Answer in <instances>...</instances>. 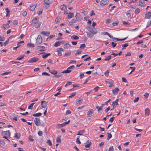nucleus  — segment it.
<instances>
[{"instance_id": "obj_1", "label": "nucleus", "mask_w": 151, "mask_h": 151, "mask_svg": "<svg viewBox=\"0 0 151 151\" xmlns=\"http://www.w3.org/2000/svg\"><path fill=\"white\" fill-rule=\"evenodd\" d=\"M3 137L4 138L9 141V140L8 139V137L10 136V133L9 130L3 131L1 134Z\"/></svg>"}, {"instance_id": "obj_2", "label": "nucleus", "mask_w": 151, "mask_h": 151, "mask_svg": "<svg viewBox=\"0 0 151 151\" xmlns=\"http://www.w3.org/2000/svg\"><path fill=\"white\" fill-rule=\"evenodd\" d=\"M74 67V66L72 65L68 67L66 70H64L62 72V73H68L70 72L72 69H73Z\"/></svg>"}, {"instance_id": "obj_3", "label": "nucleus", "mask_w": 151, "mask_h": 151, "mask_svg": "<svg viewBox=\"0 0 151 151\" xmlns=\"http://www.w3.org/2000/svg\"><path fill=\"white\" fill-rule=\"evenodd\" d=\"M54 0H44V4L46 6L48 7L50 4L52 3Z\"/></svg>"}, {"instance_id": "obj_4", "label": "nucleus", "mask_w": 151, "mask_h": 151, "mask_svg": "<svg viewBox=\"0 0 151 151\" xmlns=\"http://www.w3.org/2000/svg\"><path fill=\"white\" fill-rule=\"evenodd\" d=\"M42 41V38L41 36L39 35L36 40V44L37 45L40 44Z\"/></svg>"}, {"instance_id": "obj_5", "label": "nucleus", "mask_w": 151, "mask_h": 151, "mask_svg": "<svg viewBox=\"0 0 151 151\" xmlns=\"http://www.w3.org/2000/svg\"><path fill=\"white\" fill-rule=\"evenodd\" d=\"M65 43V42L63 41L58 42L55 43L54 46L57 47L60 46L61 45Z\"/></svg>"}, {"instance_id": "obj_6", "label": "nucleus", "mask_w": 151, "mask_h": 151, "mask_svg": "<svg viewBox=\"0 0 151 151\" xmlns=\"http://www.w3.org/2000/svg\"><path fill=\"white\" fill-rule=\"evenodd\" d=\"M34 122L35 124L37 126H39L41 124L40 119L37 118L35 119Z\"/></svg>"}, {"instance_id": "obj_7", "label": "nucleus", "mask_w": 151, "mask_h": 151, "mask_svg": "<svg viewBox=\"0 0 151 151\" xmlns=\"http://www.w3.org/2000/svg\"><path fill=\"white\" fill-rule=\"evenodd\" d=\"M41 104L42 107L43 108H45L47 105V102L44 101H42L41 102Z\"/></svg>"}, {"instance_id": "obj_8", "label": "nucleus", "mask_w": 151, "mask_h": 151, "mask_svg": "<svg viewBox=\"0 0 151 151\" xmlns=\"http://www.w3.org/2000/svg\"><path fill=\"white\" fill-rule=\"evenodd\" d=\"M105 82L106 83L109 84V87H111L113 86V82L112 80H110L106 81Z\"/></svg>"}, {"instance_id": "obj_9", "label": "nucleus", "mask_w": 151, "mask_h": 151, "mask_svg": "<svg viewBox=\"0 0 151 151\" xmlns=\"http://www.w3.org/2000/svg\"><path fill=\"white\" fill-rule=\"evenodd\" d=\"M38 60V59L34 57L30 59L29 61V63H34L37 61Z\"/></svg>"}, {"instance_id": "obj_10", "label": "nucleus", "mask_w": 151, "mask_h": 151, "mask_svg": "<svg viewBox=\"0 0 151 151\" xmlns=\"http://www.w3.org/2000/svg\"><path fill=\"white\" fill-rule=\"evenodd\" d=\"M145 18L146 19H150L151 18V12H149L145 14Z\"/></svg>"}, {"instance_id": "obj_11", "label": "nucleus", "mask_w": 151, "mask_h": 151, "mask_svg": "<svg viewBox=\"0 0 151 151\" xmlns=\"http://www.w3.org/2000/svg\"><path fill=\"white\" fill-rule=\"evenodd\" d=\"M37 49L40 51H42L45 50V47L44 46H38L37 47Z\"/></svg>"}, {"instance_id": "obj_12", "label": "nucleus", "mask_w": 151, "mask_h": 151, "mask_svg": "<svg viewBox=\"0 0 151 151\" xmlns=\"http://www.w3.org/2000/svg\"><path fill=\"white\" fill-rule=\"evenodd\" d=\"M89 31L91 33L94 35L96 34L97 33V30L95 29H90L89 30Z\"/></svg>"}, {"instance_id": "obj_13", "label": "nucleus", "mask_w": 151, "mask_h": 151, "mask_svg": "<svg viewBox=\"0 0 151 151\" xmlns=\"http://www.w3.org/2000/svg\"><path fill=\"white\" fill-rule=\"evenodd\" d=\"M107 3V0H102L100 2V5L101 6H104Z\"/></svg>"}, {"instance_id": "obj_14", "label": "nucleus", "mask_w": 151, "mask_h": 151, "mask_svg": "<svg viewBox=\"0 0 151 151\" xmlns=\"http://www.w3.org/2000/svg\"><path fill=\"white\" fill-rule=\"evenodd\" d=\"M10 26L9 23H7L6 24H4L2 26V28H4L5 29H6L9 27Z\"/></svg>"}, {"instance_id": "obj_15", "label": "nucleus", "mask_w": 151, "mask_h": 151, "mask_svg": "<svg viewBox=\"0 0 151 151\" xmlns=\"http://www.w3.org/2000/svg\"><path fill=\"white\" fill-rule=\"evenodd\" d=\"M39 21V19L37 18L33 19L32 21V23L33 24H35Z\"/></svg>"}, {"instance_id": "obj_16", "label": "nucleus", "mask_w": 151, "mask_h": 151, "mask_svg": "<svg viewBox=\"0 0 151 151\" xmlns=\"http://www.w3.org/2000/svg\"><path fill=\"white\" fill-rule=\"evenodd\" d=\"M127 38V37L123 39H119L117 38L114 37L113 38V41H121L122 40H124Z\"/></svg>"}, {"instance_id": "obj_17", "label": "nucleus", "mask_w": 151, "mask_h": 151, "mask_svg": "<svg viewBox=\"0 0 151 151\" xmlns=\"http://www.w3.org/2000/svg\"><path fill=\"white\" fill-rule=\"evenodd\" d=\"M93 110L92 109H91L89 110L87 114V116L88 117H90L92 115V114L93 113Z\"/></svg>"}, {"instance_id": "obj_18", "label": "nucleus", "mask_w": 151, "mask_h": 151, "mask_svg": "<svg viewBox=\"0 0 151 151\" xmlns=\"http://www.w3.org/2000/svg\"><path fill=\"white\" fill-rule=\"evenodd\" d=\"M150 113V111L148 108L145 109V116H148Z\"/></svg>"}, {"instance_id": "obj_19", "label": "nucleus", "mask_w": 151, "mask_h": 151, "mask_svg": "<svg viewBox=\"0 0 151 151\" xmlns=\"http://www.w3.org/2000/svg\"><path fill=\"white\" fill-rule=\"evenodd\" d=\"M118 100L119 99H117L113 102L112 106L113 107H114L116 105H118Z\"/></svg>"}, {"instance_id": "obj_20", "label": "nucleus", "mask_w": 151, "mask_h": 151, "mask_svg": "<svg viewBox=\"0 0 151 151\" xmlns=\"http://www.w3.org/2000/svg\"><path fill=\"white\" fill-rule=\"evenodd\" d=\"M74 16L73 13L69 12L68 13V19H70L73 17Z\"/></svg>"}, {"instance_id": "obj_21", "label": "nucleus", "mask_w": 151, "mask_h": 151, "mask_svg": "<svg viewBox=\"0 0 151 151\" xmlns=\"http://www.w3.org/2000/svg\"><path fill=\"white\" fill-rule=\"evenodd\" d=\"M119 91V89L117 88H116L114 90H113V93L114 95H116Z\"/></svg>"}, {"instance_id": "obj_22", "label": "nucleus", "mask_w": 151, "mask_h": 151, "mask_svg": "<svg viewBox=\"0 0 151 151\" xmlns=\"http://www.w3.org/2000/svg\"><path fill=\"white\" fill-rule=\"evenodd\" d=\"M88 36L90 38H92L93 37L94 35L90 32H87Z\"/></svg>"}, {"instance_id": "obj_23", "label": "nucleus", "mask_w": 151, "mask_h": 151, "mask_svg": "<svg viewBox=\"0 0 151 151\" xmlns=\"http://www.w3.org/2000/svg\"><path fill=\"white\" fill-rule=\"evenodd\" d=\"M50 55V53H48L47 54H44L42 55V57L44 59H45L47 58V57Z\"/></svg>"}, {"instance_id": "obj_24", "label": "nucleus", "mask_w": 151, "mask_h": 151, "mask_svg": "<svg viewBox=\"0 0 151 151\" xmlns=\"http://www.w3.org/2000/svg\"><path fill=\"white\" fill-rule=\"evenodd\" d=\"M36 4H34V5H32L30 7V10L32 11H34L36 7Z\"/></svg>"}, {"instance_id": "obj_25", "label": "nucleus", "mask_w": 151, "mask_h": 151, "mask_svg": "<svg viewBox=\"0 0 151 151\" xmlns=\"http://www.w3.org/2000/svg\"><path fill=\"white\" fill-rule=\"evenodd\" d=\"M71 38L73 40H77L79 39V37L76 35H73L71 37Z\"/></svg>"}, {"instance_id": "obj_26", "label": "nucleus", "mask_w": 151, "mask_h": 151, "mask_svg": "<svg viewBox=\"0 0 151 151\" xmlns=\"http://www.w3.org/2000/svg\"><path fill=\"white\" fill-rule=\"evenodd\" d=\"M70 47V45L68 43H66L64 45L63 47L65 49H67Z\"/></svg>"}, {"instance_id": "obj_27", "label": "nucleus", "mask_w": 151, "mask_h": 151, "mask_svg": "<svg viewBox=\"0 0 151 151\" xmlns=\"http://www.w3.org/2000/svg\"><path fill=\"white\" fill-rule=\"evenodd\" d=\"M80 15L79 13H77L76 14V18L78 20H80L81 19H80Z\"/></svg>"}, {"instance_id": "obj_28", "label": "nucleus", "mask_w": 151, "mask_h": 151, "mask_svg": "<svg viewBox=\"0 0 151 151\" xmlns=\"http://www.w3.org/2000/svg\"><path fill=\"white\" fill-rule=\"evenodd\" d=\"M60 8L61 9L63 10H65L66 9V7L64 5H61L60 6Z\"/></svg>"}, {"instance_id": "obj_29", "label": "nucleus", "mask_w": 151, "mask_h": 151, "mask_svg": "<svg viewBox=\"0 0 151 151\" xmlns=\"http://www.w3.org/2000/svg\"><path fill=\"white\" fill-rule=\"evenodd\" d=\"M84 132V130H81L79 131L78 132V133L77 134V135H82L83 134Z\"/></svg>"}, {"instance_id": "obj_30", "label": "nucleus", "mask_w": 151, "mask_h": 151, "mask_svg": "<svg viewBox=\"0 0 151 151\" xmlns=\"http://www.w3.org/2000/svg\"><path fill=\"white\" fill-rule=\"evenodd\" d=\"M17 139H19L20 137V134L19 133H17L15 134L14 136Z\"/></svg>"}, {"instance_id": "obj_31", "label": "nucleus", "mask_w": 151, "mask_h": 151, "mask_svg": "<svg viewBox=\"0 0 151 151\" xmlns=\"http://www.w3.org/2000/svg\"><path fill=\"white\" fill-rule=\"evenodd\" d=\"M131 13V12L129 10L127 11V12L126 13V15L128 17H130Z\"/></svg>"}, {"instance_id": "obj_32", "label": "nucleus", "mask_w": 151, "mask_h": 151, "mask_svg": "<svg viewBox=\"0 0 151 151\" xmlns=\"http://www.w3.org/2000/svg\"><path fill=\"white\" fill-rule=\"evenodd\" d=\"M35 103H33L30 104L28 107V109H32V107L35 104Z\"/></svg>"}, {"instance_id": "obj_33", "label": "nucleus", "mask_w": 151, "mask_h": 151, "mask_svg": "<svg viewBox=\"0 0 151 151\" xmlns=\"http://www.w3.org/2000/svg\"><path fill=\"white\" fill-rule=\"evenodd\" d=\"M42 115V114L40 113H38L36 114H33V116H40Z\"/></svg>"}, {"instance_id": "obj_34", "label": "nucleus", "mask_w": 151, "mask_h": 151, "mask_svg": "<svg viewBox=\"0 0 151 151\" xmlns=\"http://www.w3.org/2000/svg\"><path fill=\"white\" fill-rule=\"evenodd\" d=\"M139 4L140 6H142L144 4V2L143 1H140L139 2Z\"/></svg>"}, {"instance_id": "obj_35", "label": "nucleus", "mask_w": 151, "mask_h": 151, "mask_svg": "<svg viewBox=\"0 0 151 151\" xmlns=\"http://www.w3.org/2000/svg\"><path fill=\"white\" fill-rule=\"evenodd\" d=\"M5 143V142L1 140L0 141V146L1 147L4 146V145Z\"/></svg>"}, {"instance_id": "obj_36", "label": "nucleus", "mask_w": 151, "mask_h": 151, "mask_svg": "<svg viewBox=\"0 0 151 151\" xmlns=\"http://www.w3.org/2000/svg\"><path fill=\"white\" fill-rule=\"evenodd\" d=\"M41 22H39L38 23V24H35V27L36 28H38V27H40V26L41 25Z\"/></svg>"}, {"instance_id": "obj_37", "label": "nucleus", "mask_w": 151, "mask_h": 151, "mask_svg": "<svg viewBox=\"0 0 151 151\" xmlns=\"http://www.w3.org/2000/svg\"><path fill=\"white\" fill-rule=\"evenodd\" d=\"M12 36L10 37H9V39H8L7 40H6L4 43V46H5L6 45L7 43H8V42H9V40L11 38V37H12Z\"/></svg>"}, {"instance_id": "obj_38", "label": "nucleus", "mask_w": 151, "mask_h": 151, "mask_svg": "<svg viewBox=\"0 0 151 151\" xmlns=\"http://www.w3.org/2000/svg\"><path fill=\"white\" fill-rule=\"evenodd\" d=\"M111 58V55H109V56L106 57L104 60L105 61H108Z\"/></svg>"}, {"instance_id": "obj_39", "label": "nucleus", "mask_w": 151, "mask_h": 151, "mask_svg": "<svg viewBox=\"0 0 151 151\" xmlns=\"http://www.w3.org/2000/svg\"><path fill=\"white\" fill-rule=\"evenodd\" d=\"M91 142H89L88 144H86L85 145V147L86 148H89L90 147L91 145Z\"/></svg>"}, {"instance_id": "obj_40", "label": "nucleus", "mask_w": 151, "mask_h": 151, "mask_svg": "<svg viewBox=\"0 0 151 151\" xmlns=\"http://www.w3.org/2000/svg\"><path fill=\"white\" fill-rule=\"evenodd\" d=\"M86 46V45L85 44H83L81 45L80 47V49H83Z\"/></svg>"}, {"instance_id": "obj_41", "label": "nucleus", "mask_w": 151, "mask_h": 151, "mask_svg": "<svg viewBox=\"0 0 151 151\" xmlns=\"http://www.w3.org/2000/svg\"><path fill=\"white\" fill-rule=\"evenodd\" d=\"M41 34H43L45 35H46V36H47L48 35H49V34L47 32H46L45 31H42V32H41Z\"/></svg>"}, {"instance_id": "obj_42", "label": "nucleus", "mask_w": 151, "mask_h": 151, "mask_svg": "<svg viewBox=\"0 0 151 151\" xmlns=\"http://www.w3.org/2000/svg\"><path fill=\"white\" fill-rule=\"evenodd\" d=\"M82 99H79L78 100H77L76 102V104H78L80 103H81L82 102Z\"/></svg>"}, {"instance_id": "obj_43", "label": "nucleus", "mask_w": 151, "mask_h": 151, "mask_svg": "<svg viewBox=\"0 0 151 151\" xmlns=\"http://www.w3.org/2000/svg\"><path fill=\"white\" fill-rule=\"evenodd\" d=\"M82 52V50H78L76 52L75 54L76 55H79Z\"/></svg>"}, {"instance_id": "obj_44", "label": "nucleus", "mask_w": 151, "mask_h": 151, "mask_svg": "<svg viewBox=\"0 0 151 151\" xmlns=\"http://www.w3.org/2000/svg\"><path fill=\"white\" fill-rule=\"evenodd\" d=\"M76 94V92H74V93H71V95L69 96V98H71L73 97V96H74Z\"/></svg>"}, {"instance_id": "obj_45", "label": "nucleus", "mask_w": 151, "mask_h": 151, "mask_svg": "<svg viewBox=\"0 0 151 151\" xmlns=\"http://www.w3.org/2000/svg\"><path fill=\"white\" fill-rule=\"evenodd\" d=\"M76 142L77 144H80L81 143V142L79 140V137H78L76 139Z\"/></svg>"}, {"instance_id": "obj_46", "label": "nucleus", "mask_w": 151, "mask_h": 151, "mask_svg": "<svg viewBox=\"0 0 151 151\" xmlns=\"http://www.w3.org/2000/svg\"><path fill=\"white\" fill-rule=\"evenodd\" d=\"M55 21L57 23H59L60 22V19L58 18H57L55 19Z\"/></svg>"}, {"instance_id": "obj_47", "label": "nucleus", "mask_w": 151, "mask_h": 151, "mask_svg": "<svg viewBox=\"0 0 151 151\" xmlns=\"http://www.w3.org/2000/svg\"><path fill=\"white\" fill-rule=\"evenodd\" d=\"M24 41H22L19 42L17 43V45L18 47H19L21 46V44L24 43Z\"/></svg>"}, {"instance_id": "obj_48", "label": "nucleus", "mask_w": 151, "mask_h": 151, "mask_svg": "<svg viewBox=\"0 0 151 151\" xmlns=\"http://www.w3.org/2000/svg\"><path fill=\"white\" fill-rule=\"evenodd\" d=\"M112 137L111 134V133H108V136H107V139H109L110 138H111Z\"/></svg>"}, {"instance_id": "obj_49", "label": "nucleus", "mask_w": 151, "mask_h": 151, "mask_svg": "<svg viewBox=\"0 0 151 151\" xmlns=\"http://www.w3.org/2000/svg\"><path fill=\"white\" fill-rule=\"evenodd\" d=\"M114 150V148L113 146H110L109 148L108 151H113Z\"/></svg>"}, {"instance_id": "obj_50", "label": "nucleus", "mask_w": 151, "mask_h": 151, "mask_svg": "<svg viewBox=\"0 0 151 151\" xmlns=\"http://www.w3.org/2000/svg\"><path fill=\"white\" fill-rule=\"evenodd\" d=\"M20 57H20V58H19V57L17 58V60H20L22 59L24 57V55H22L20 56Z\"/></svg>"}, {"instance_id": "obj_51", "label": "nucleus", "mask_w": 151, "mask_h": 151, "mask_svg": "<svg viewBox=\"0 0 151 151\" xmlns=\"http://www.w3.org/2000/svg\"><path fill=\"white\" fill-rule=\"evenodd\" d=\"M57 51L58 52H59L63 51V50L62 48H58L57 49Z\"/></svg>"}, {"instance_id": "obj_52", "label": "nucleus", "mask_w": 151, "mask_h": 151, "mask_svg": "<svg viewBox=\"0 0 151 151\" xmlns=\"http://www.w3.org/2000/svg\"><path fill=\"white\" fill-rule=\"evenodd\" d=\"M56 142L58 143H60L61 142L60 139L59 137H57L56 140Z\"/></svg>"}, {"instance_id": "obj_53", "label": "nucleus", "mask_w": 151, "mask_h": 151, "mask_svg": "<svg viewBox=\"0 0 151 151\" xmlns=\"http://www.w3.org/2000/svg\"><path fill=\"white\" fill-rule=\"evenodd\" d=\"M135 12L136 13H139L140 12V10L139 8H137L135 10Z\"/></svg>"}, {"instance_id": "obj_54", "label": "nucleus", "mask_w": 151, "mask_h": 151, "mask_svg": "<svg viewBox=\"0 0 151 151\" xmlns=\"http://www.w3.org/2000/svg\"><path fill=\"white\" fill-rule=\"evenodd\" d=\"M27 46H31L33 47L34 46V45L33 44L31 43H28L27 44Z\"/></svg>"}, {"instance_id": "obj_55", "label": "nucleus", "mask_w": 151, "mask_h": 151, "mask_svg": "<svg viewBox=\"0 0 151 151\" xmlns=\"http://www.w3.org/2000/svg\"><path fill=\"white\" fill-rule=\"evenodd\" d=\"M47 143L49 144V145L51 146L52 145V143L50 140H47Z\"/></svg>"}, {"instance_id": "obj_56", "label": "nucleus", "mask_w": 151, "mask_h": 151, "mask_svg": "<svg viewBox=\"0 0 151 151\" xmlns=\"http://www.w3.org/2000/svg\"><path fill=\"white\" fill-rule=\"evenodd\" d=\"M50 73L53 74H56L57 73V71L55 70H53L50 72Z\"/></svg>"}, {"instance_id": "obj_57", "label": "nucleus", "mask_w": 151, "mask_h": 151, "mask_svg": "<svg viewBox=\"0 0 151 151\" xmlns=\"http://www.w3.org/2000/svg\"><path fill=\"white\" fill-rule=\"evenodd\" d=\"M42 75H46L48 76H50V74L47 73L46 72H44L42 73Z\"/></svg>"}, {"instance_id": "obj_58", "label": "nucleus", "mask_w": 151, "mask_h": 151, "mask_svg": "<svg viewBox=\"0 0 151 151\" xmlns=\"http://www.w3.org/2000/svg\"><path fill=\"white\" fill-rule=\"evenodd\" d=\"M104 105V104H103L101 107H99V109H98V111H99L100 110H102L103 107V106Z\"/></svg>"}, {"instance_id": "obj_59", "label": "nucleus", "mask_w": 151, "mask_h": 151, "mask_svg": "<svg viewBox=\"0 0 151 151\" xmlns=\"http://www.w3.org/2000/svg\"><path fill=\"white\" fill-rule=\"evenodd\" d=\"M70 54H71V52H66L65 54V56H69V55H70Z\"/></svg>"}, {"instance_id": "obj_60", "label": "nucleus", "mask_w": 151, "mask_h": 151, "mask_svg": "<svg viewBox=\"0 0 151 151\" xmlns=\"http://www.w3.org/2000/svg\"><path fill=\"white\" fill-rule=\"evenodd\" d=\"M110 19H106V23L107 24H109L110 22Z\"/></svg>"}, {"instance_id": "obj_61", "label": "nucleus", "mask_w": 151, "mask_h": 151, "mask_svg": "<svg viewBox=\"0 0 151 151\" xmlns=\"http://www.w3.org/2000/svg\"><path fill=\"white\" fill-rule=\"evenodd\" d=\"M82 13H83L84 14H87L88 13V12L87 11L82 10Z\"/></svg>"}, {"instance_id": "obj_62", "label": "nucleus", "mask_w": 151, "mask_h": 151, "mask_svg": "<svg viewBox=\"0 0 151 151\" xmlns=\"http://www.w3.org/2000/svg\"><path fill=\"white\" fill-rule=\"evenodd\" d=\"M111 45H112V47H115L116 45V43H115L113 42H111Z\"/></svg>"}, {"instance_id": "obj_63", "label": "nucleus", "mask_w": 151, "mask_h": 151, "mask_svg": "<svg viewBox=\"0 0 151 151\" xmlns=\"http://www.w3.org/2000/svg\"><path fill=\"white\" fill-rule=\"evenodd\" d=\"M151 25V19L150 22H147V27H148Z\"/></svg>"}, {"instance_id": "obj_64", "label": "nucleus", "mask_w": 151, "mask_h": 151, "mask_svg": "<svg viewBox=\"0 0 151 151\" xmlns=\"http://www.w3.org/2000/svg\"><path fill=\"white\" fill-rule=\"evenodd\" d=\"M29 141L31 142H32L34 141V139H32L31 136H29Z\"/></svg>"}]
</instances>
